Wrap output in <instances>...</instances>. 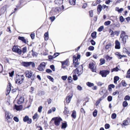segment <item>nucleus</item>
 Listing matches in <instances>:
<instances>
[{"mask_svg":"<svg viewBox=\"0 0 130 130\" xmlns=\"http://www.w3.org/2000/svg\"><path fill=\"white\" fill-rule=\"evenodd\" d=\"M3 109L4 110L5 112V117L6 118V121L8 122V112L5 111V110L3 108Z\"/></svg>","mask_w":130,"mask_h":130,"instance_id":"21","label":"nucleus"},{"mask_svg":"<svg viewBox=\"0 0 130 130\" xmlns=\"http://www.w3.org/2000/svg\"><path fill=\"white\" fill-rule=\"evenodd\" d=\"M52 120H55V124L57 126H58L60 124V122L62 120L59 117L54 118L52 119Z\"/></svg>","mask_w":130,"mask_h":130,"instance_id":"5","label":"nucleus"},{"mask_svg":"<svg viewBox=\"0 0 130 130\" xmlns=\"http://www.w3.org/2000/svg\"><path fill=\"white\" fill-rule=\"evenodd\" d=\"M47 78L49 79L50 80L53 82L54 80V79L51 77L50 76H47Z\"/></svg>","mask_w":130,"mask_h":130,"instance_id":"54","label":"nucleus"},{"mask_svg":"<svg viewBox=\"0 0 130 130\" xmlns=\"http://www.w3.org/2000/svg\"><path fill=\"white\" fill-rule=\"evenodd\" d=\"M69 3L71 5H74L75 3V0H69Z\"/></svg>","mask_w":130,"mask_h":130,"instance_id":"38","label":"nucleus"},{"mask_svg":"<svg viewBox=\"0 0 130 130\" xmlns=\"http://www.w3.org/2000/svg\"><path fill=\"white\" fill-rule=\"evenodd\" d=\"M112 57H110L109 56H107L106 57V59L107 60H110L112 59Z\"/></svg>","mask_w":130,"mask_h":130,"instance_id":"53","label":"nucleus"},{"mask_svg":"<svg viewBox=\"0 0 130 130\" xmlns=\"http://www.w3.org/2000/svg\"><path fill=\"white\" fill-rule=\"evenodd\" d=\"M126 77L127 78H130V69L127 71Z\"/></svg>","mask_w":130,"mask_h":130,"instance_id":"40","label":"nucleus"},{"mask_svg":"<svg viewBox=\"0 0 130 130\" xmlns=\"http://www.w3.org/2000/svg\"><path fill=\"white\" fill-rule=\"evenodd\" d=\"M125 31H122L120 35V38H123V37H124V36H126L125 35Z\"/></svg>","mask_w":130,"mask_h":130,"instance_id":"32","label":"nucleus"},{"mask_svg":"<svg viewBox=\"0 0 130 130\" xmlns=\"http://www.w3.org/2000/svg\"><path fill=\"white\" fill-rule=\"evenodd\" d=\"M88 49L90 51H93L94 49V47L93 46H91L89 47Z\"/></svg>","mask_w":130,"mask_h":130,"instance_id":"48","label":"nucleus"},{"mask_svg":"<svg viewBox=\"0 0 130 130\" xmlns=\"http://www.w3.org/2000/svg\"><path fill=\"white\" fill-rule=\"evenodd\" d=\"M79 64V63L78 62H75L73 64L74 65L75 67H77Z\"/></svg>","mask_w":130,"mask_h":130,"instance_id":"61","label":"nucleus"},{"mask_svg":"<svg viewBox=\"0 0 130 130\" xmlns=\"http://www.w3.org/2000/svg\"><path fill=\"white\" fill-rule=\"evenodd\" d=\"M61 62L62 63V67H63V65H64L67 66L69 64V61L68 59L64 61H61Z\"/></svg>","mask_w":130,"mask_h":130,"instance_id":"15","label":"nucleus"},{"mask_svg":"<svg viewBox=\"0 0 130 130\" xmlns=\"http://www.w3.org/2000/svg\"><path fill=\"white\" fill-rule=\"evenodd\" d=\"M17 103L18 104L22 103L24 101L23 98L22 96H21L18 95L16 98Z\"/></svg>","mask_w":130,"mask_h":130,"instance_id":"3","label":"nucleus"},{"mask_svg":"<svg viewBox=\"0 0 130 130\" xmlns=\"http://www.w3.org/2000/svg\"><path fill=\"white\" fill-rule=\"evenodd\" d=\"M128 105V103L126 101H124L123 103V107H125L127 106Z\"/></svg>","mask_w":130,"mask_h":130,"instance_id":"33","label":"nucleus"},{"mask_svg":"<svg viewBox=\"0 0 130 130\" xmlns=\"http://www.w3.org/2000/svg\"><path fill=\"white\" fill-rule=\"evenodd\" d=\"M97 111L96 109L93 112V115L94 117H95L96 116L97 114Z\"/></svg>","mask_w":130,"mask_h":130,"instance_id":"37","label":"nucleus"},{"mask_svg":"<svg viewBox=\"0 0 130 130\" xmlns=\"http://www.w3.org/2000/svg\"><path fill=\"white\" fill-rule=\"evenodd\" d=\"M115 54L117 56V57L119 59H121L123 57H126V56L124 55H122L120 54L119 52H116L115 53Z\"/></svg>","mask_w":130,"mask_h":130,"instance_id":"13","label":"nucleus"},{"mask_svg":"<svg viewBox=\"0 0 130 130\" xmlns=\"http://www.w3.org/2000/svg\"><path fill=\"white\" fill-rule=\"evenodd\" d=\"M3 70V67L2 65L0 63V73L2 72Z\"/></svg>","mask_w":130,"mask_h":130,"instance_id":"60","label":"nucleus"},{"mask_svg":"<svg viewBox=\"0 0 130 130\" xmlns=\"http://www.w3.org/2000/svg\"><path fill=\"white\" fill-rule=\"evenodd\" d=\"M64 9V7L63 5H62L61 7L56 8L55 9V11L56 12H59L61 10Z\"/></svg>","mask_w":130,"mask_h":130,"instance_id":"11","label":"nucleus"},{"mask_svg":"<svg viewBox=\"0 0 130 130\" xmlns=\"http://www.w3.org/2000/svg\"><path fill=\"white\" fill-rule=\"evenodd\" d=\"M12 49L13 51L18 53L19 54H21L22 52L21 50L19 48L17 45H14Z\"/></svg>","mask_w":130,"mask_h":130,"instance_id":"4","label":"nucleus"},{"mask_svg":"<svg viewBox=\"0 0 130 130\" xmlns=\"http://www.w3.org/2000/svg\"><path fill=\"white\" fill-rule=\"evenodd\" d=\"M59 55V53H55L54 55L53 56V57L52 56H51V59H52L53 58H55L57 56H58Z\"/></svg>","mask_w":130,"mask_h":130,"instance_id":"34","label":"nucleus"},{"mask_svg":"<svg viewBox=\"0 0 130 130\" xmlns=\"http://www.w3.org/2000/svg\"><path fill=\"white\" fill-rule=\"evenodd\" d=\"M50 19L52 22H53L55 19V17H51L50 18Z\"/></svg>","mask_w":130,"mask_h":130,"instance_id":"63","label":"nucleus"},{"mask_svg":"<svg viewBox=\"0 0 130 130\" xmlns=\"http://www.w3.org/2000/svg\"><path fill=\"white\" fill-rule=\"evenodd\" d=\"M119 80V77H118L116 76H115L114 78V83L116 84L117 81Z\"/></svg>","mask_w":130,"mask_h":130,"instance_id":"36","label":"nucleus"},{"mask_svg":"<svg viewBox=\"0 0 130 130\" xmlns=\"http://www.w3.org/2000/svg\"><path fill=\"white\" fill-rule=\"evenodd\" d=\"M104 28V27L103 26H100L98 29V30L99 31H101Z\"/></svg>","mask_w":130,"mask_h":130,"instance_id":"55","label":"nucleus"},{"mask_svg":"<svg viewBox=\"0 0 130 130\" xmlns=\"http://www.w3.org/2000/svg\"><path fill=\"white\" fill-rule=\"evenodd\" d=\"M25 74L26 77L28 78H31L32 80H34L35 77V74H33V72L31 71H26Z\"/></svg>","mask_w":130,"mask_h":130,"instance_id":"2","label":"nucleus"},{"mask_svg":"<svg viewBox=\"0 0 130 130\" xmlns=\"http://www.w3.org/2000/svg\"><path fill=\"white\" fill-rule=\"evenodd\" d=\"M130 100V96L127 95L124 98V100L125 101H129Z\"/></svg>","mask_w":130,"mask_h":130,"instance_id":"39","label":"nucleus"},{"mask_svg":"<svg viewBox=\"0 0 130 130\" xmlns=\"http://www.w3.org/2000/svg\"><path fill=\"white\" fill-rule=\"evenodd\" d=\"M77 88L78 90L81 91L82 90V88L80 85H78L77 87Z\"/></svg>","mask_w":130,"mask_h":130,"instance_id":"56","label":"nucleus"},{"mask_svg":"<svg viewBox=\"0 0 130 130\" xmlns=\"http://www.w3.org/2000/svg\"><path fill=\"white\" fill-rule=\"evenodd\" d=\"M101 65H102L104 64L105 63V59H100Z\"/></svg>","mask_w":130,"mask_h":130,"instance_id":"42","label":"nucleus"},{"mask_svg":"<svg viewBox=\"0 0 130 130\" xmlns=\"http://www.w3.org/2000/svg\"><path fill=\"white\" fill-rule=\"evenodd\" d=\"M68 76L67 75L62 76L61 77V79L64 80H66L67 79Z\"/></svg>","mask_w":130,"mask_h":130,"instance_id":"49","label":"nucleus"},{"mask_svg":"<svg viewBox=\"0 0 130 130\" xmlns=\"http://www.w3.org/2000/svg\"><path fill=\"white\" fill-rule=\"evenodd\" d=\"M65 110L63 111V113L65 114H68L69 113V111L68 110H66V107H65Z\"/></svg>","mask_w":130,"mask_h":130,"instance_id":"62","label":"nucleus"},{"mask_svg":"<svg viewBox=\"0 0 130 130\" xmlns=\"http://www.w3.org/2000/svg\"><path fill=\"white\" fill-rule=\"evenodd\" d=\"M72 117L74 118H75L76 117V113L75 110H73L71 115Z\"/></svg>","mask_w":130,"mask_h":130,"instance_id":"26","label":"nucleus"},{"mask_svg":"<svg viewBox=\"0 0 130 130\" xmlns=\"http://www.w3.org/2000/svg\"><path fill=\"white\" fill-rule=\"evenodd\" d=\"M123 10V9L122 8L120 9L119 7H117L115 8V10L118 11L119 13H121Z\"/></svg>","mask_w":130,"mask_h":130,"instance_id":"19","label":"nucleus"},{"mask_svg":"<svg viewBox=\"0 0 130 130\" xmlns=\"http://www.w3.org/2000/svg\"><path fill=\"white\" fill-rule=\"evenodd\" d=\"M115 48L116 49H119L120 48V43L118 40H116L115 42Z\"/></svg>","mask_w":130,"mask_h":130,"instance_id":"12","label":"nucleus"},{"mask_svg":"<svg viewBox=\"0 0 130 130\" xmlns=\"http://www.w3.org/2000/svg\"><path fill=\"white\" fill-rule=\"evenodd\" d=\"M44 39L45 40H47L48 39V32H46L44 35Z\"/></svg>","mask_w":130,"mask_h":130,"instance_id":"23","label":"nucleus"},{"mask_svg":"<svg viewBox=\"0 0 130 130\" xmlns=\"http://www.w3.org/2000/svg\"><path fill=\"white\" fill-rule=\"evenodd\" d=\"M45 66V63L44 62L42 63L39 65L38 68V70L40 71H42L44 70Z\"/></svg>","mask_w":130,"mask_h":130,"instance_id":"8","label":"nucleus"},{"mask_svg":"<svg viewBox=\"0 0 130 130\" xmlns=\"http://www.w3.org/2000/svg\"><path fill=\"white\" fill-rule=\"evenodd\" d=\"M14 71H13L11 72H10L9 73V76L10 77H11V78H10L11 79L12 78L13 76L14 75Z\"/></svg>","mask_w":130,"mask_h":130,"instance_id":"30","label":"nucleus"},{"mask_svg":"<svg viewBox=\"0 0 130 130\" xmlns=\"http://www.w3.org/2000/svg\"><path fill=\"white\" fill-rule=\"evenodd\" d=\"M119 20L121 22H123L124 21V19L122 16H121L120 17Z\"/></svg>","mask_w":130,"mask_h":130,"instance_id":"52","label":"nucleus"},{"mask_svg":"<svg viewBox=\"0 0 130 130\" xmlns=\"http://www.w3.org/2000/svg\"><path fill=\"white\" fill-rule=\"evenodd\" d=\"M120 32V31H116L115 32L112 31L110 34L111 36V37H113L114 35H116L118 36Z\"/></svg>","mask_w":130,"mask_h":130,"instance_id":"9","label":"nucleus"},{"mask_svg":"<svg viewBox=\"0 0 130 130\" xmlns=\"http://www.w3.org/2000/svg\"><path fill=\"white\" fill-rule=\"evenodd\" d=\"M119 70L118 68V67H116V68H113L111 70V72H112L114 71L116 72L118 71Z\"/></svg>","mask_w":130,"mask_h":130,"instance_id":"41","label":"nucleus"},{"mask_svg":"<svg viewBox=\"0 0 130 130\" xmlns=\"http://www.w3.org/2000/svg\"><path fill=\"white\" fill-rule=\"evenodd\" d=\"M96 33L95 32H94L91 34V36L93 38H96Z\"/></svg>","mask_w":130,"mask_h":130,"instance_id":"35","label":"nucleus"},{"mask_svg":"<svg viewBox=\"0 0 130 130\" xmlns=\"http://www.w3.org/2000/svg\"><path fill=\"white\" fill-rule=\"evenodd\" d=\"M117 117L116 114L115 113H113L111 115V117L112 119H115Z\"/></svg>","mask_w":130,"mask_h":130,"instance_id":"45","label":"nucleus"},{"mask_svg":"<svg viewBox=\"0 0 130 130\" xmlns=\"http://www.w3.org/2000/svg\"><path fill=\"white\" fill-rule=\"evenodd\" d=\"M75 74H78V76L81 75L83 72V71L82 70H80L79 71V70L77 69H76L75 70Z\"/></svg>","mask_w":130,"mask_h":130,"instance_id":"20","label":"nucleus"},{"mask_svg":"<svg viewBox=\"0 0 130 130\" xmlns=\"http://www.w3.org/2000/svg\"><path fill=\"white\" fill-rule=\"evenodd\" d=\"M87 85L89 87H91L94 85V84L93 83L88 82L86 83Z\"/></svg>","mask_w":130,"mask_h":130,"instance_id":"28","label":"nucleus"},{"mask_svg":"<svg viewBox=\"0 0 130 130\" xmlns=\"http://www.w3.org/2000/svg\"><path fill=\"white\" fill-rule=\"evenodd\" d=\"M29 119V118L28 116H26L24 118L23 121L24 122H26Z\"/></svg>","mask_w":130,"mask_h":130,"instance_id":"43","label":"nucleus"},{"mask_svg":"<svg viewBox=\"0 0 130 130\" xmlns=\"http://www.w3.org/2000/svg\"><path fill=\"white\" fill-rule=\"evenodd\" d=\"M31 63V62H23L22 63V65L23 66L28 67H29Z\"/></svg>","mask_w":130,"mask_h":130,"instance_id":"10","label":"nucleus"},{"mask_svg":"<svg viewBox=\"0 0 130 130\" xmlns=\"http://www.w3.org/2000/svg\"><path fill=\"white\" fill-rule=\"evenodd\" d=\"M27 51V47H25L22 48V52L24 53H26Z\"/></svg>","mask_w":130,"mask_h":130,"instance_id":"51","label":"nucleus"},{"mask_svg":"<svg viewBox=\"0 0 130 130\" xmlns=\"http://www.w3.org/2000/svg\"><path fill=\"white\" fill-rule=\"evenodd\" d=\"M14 120L16 122H18L19 121V119L17 117H14L13 118Z\"/></svg>","mask_w":130,"mask_h":130,"instance_id":"64","label":"nucleus"},{"mask_svg":"<svg viewBox=\"0 0 130 130\" xmlns=\"http://www.w3.org/2000/svg\"><path fill=\"white\" fill-rule=\"evenodd\" d=\"M63 0H55V3L56 4L59 6L63 3Z\"/></svg>","mask_w":130,"mask_h":130,"instance_id":"14","label":"nucleus"},{"mask_svg":"<svg viewBox=\"0 0 130 130\" xmlns=\"http://www.w3.org/2000/svg\"><path fill=\"white\" fill-rule=\"evenodd\" d=\"M112 99V97L111 96H108L107 98L108 100L109 101H111Z\"/></svg>","mask_w":130,"mask_h":130,"instance_id":"57","label":"nucleus"},{"mask_svg":"<svg viewBox=\"0 0 130 130\" xmlns=\"http://www.w3.org/2000/svg\"><path fill=\"white\" fill-rule=\"evenodd\" d=\"M73 64H74L75 62H78V59L77 58V56L76 55H74L73 56Z\"/></svg>","mask_w":130,"mask_h":130,"instance_id":"25","label":"nucleus"},{"mask_svg":"<svg viewBox=\"0 0 130 130\" xmlns=\"http://www.w3.org/2000/svg\"><path fill=\"white\" fill-rule=\"evenodd\" d=\"M43 107H42L41 106H40L38 108V111L40 113L42 111V109Z\"/></svg>","mask_w":130,"mask_h":130,"instance_id":"47","label":"nucleus"},{"mask_svg":"<svg viewBox=\"0 0 130 130\" xmlns=\"http://www.w3.org/2000/svg\"><path fill=\"white\" fill-rule=\"evenodd\" d=\"M38 114L37 113H35L34 116L33 117V119L35 120L38 118Z\"/></svg>","mask_w":130,"mask_h":130,"instance_id":"50","label":"nucleus"},{"mask_svg":"<svg viewBox=\"0 0 130 130\" xmlns=\"http://www.w3.org/2000/svg\"><path fill=\"white\" fill-rule=\"evenodd\" d=\"M109 73V71L103 70L100 71V73L103 77H105Z\"/></svg>","mask_w":130,"mask_h":130,"instance_id":"7","label":"nucleus"},{"mask_svg":"<svg viewBox=\"0 0 130 130\" xmlns=\"http://www.w3.org/2000/svg\"><path fill=\"white\" fill-rule=\"evenodd\" d=\"M68 82L69 83H71L72 81V77L71 76H69L68 77Z\"/></svg>","mask_w":130,"mask_h":130,"instance_id":"46","label":"nucleus"},{"mask_svg":"<svg viewBox=\"0 0 130 130\" xmlns=\"http://www.w3.org/2000/svg\"><path fill=\"white\" fill-rule=\"evenodd\" d=\"M110 23L111 22L110 21H107L105 22L104 23V24L105 26H108L109 25Z\"/></svg>","mask_w":130,"mask_h":130,"instance_id":"44","label":"nucleus"},{"mask_svg":"<svg viewBox=\"0 0 130 130\" xmlns=\"http://www.w3.org/2000/svg\"><path fill=\"white\" fill-rule=\"evenodd\" d=\"M24 79V77L23 75H17L15 82L18 84H20L23 82Z\"/></svg>","mask_w":130,"mask_h":130,"instance_id":"1","label":"nucleus"},{"mask_svg":"<svg viewBox=\"0 0 130 130\" xmlns=\"http://www.w3.org/2000/svg\"><path fill=\"white\" fill-rule=\"evenodd\" d=\"M67 126V124L66 123H62V128H65Z\"/></svg>","mask_w":130,"mask_h":130,"instance_id":"31","label":"nucleus"},{"mask_svg":"<svg viewBox=\"0 0 130 130\" xmlns=\"http://www.w3.org/2000/svg\"><path fill=\"white\" fill-rule=\"evenodd\" d=\"M123 124L125 125H127L128 124V122L127 121H124L123 122Z\"/></svg>","mask_w":130,"mask_h":130,"instance_id":"59","label":"nucleus"},{"mask_svg":"<svg viewBox=\"0 0 130 130\" xmlns=\"http://www.w3.org/2000/svg\"><path fill=\"white\" fill-rule=\"evenodd\" d=\"M89 68L92 70V72H96V66L93 62H90L89 64Z\"/></svg>","mask_w":130,"mask_h":130,"instance_id":"6","label":"nucleus"},{"mask_svg":"<svg viewBox=\"0 0 130 130\" xmlns=\"http://www.w3.org/2000/svg\"><path fill=\"white\" fill-rule=\"evenodd\" d=\"M111 46V43H109L106 45L105 48L106 50H109Z\"/></svg>","mask_w":130,"mask_h":130,"instance_id":"27","label":"nucleus"},{"mask_svg":"<svg viewBox=\"0 0 130 130\" xmlns=\"http://www.w3.org/2000/svg\"><path fill=\"white\" fill-rule=\"evenodd\" d=\"M18 38L19 39L21 40L23 42L25 43H27V42H28L24 38V37H23L19 36Z\"/></svg>","mask_w":130,"mask_h":130,"instance_id":"18","label":"nucleus"},{"mask_svg":"<svg viewBox=\"0 0 130 130\" xmlns=\"http://www.w3.org/2000/svg\"><path fill=\"white\" fill-rule=\"evenodd\" d=\"M128 38L127 36H125L124 37H123V38H120V39H121L122 40V41L123 42V43H125L126 41V38Z\"/></svg>","mask_w":130,"mask_h":130,"instance_id":"22","label":"nucleus"},{"mask_svg":"<svg viewBox=\"0 0 130 130\" xmlns=\"http://www.w3.org/2000/svg\"><path fill=\"white\" fill-rule=\"evenodd\" d=\"M6 8L4 7H2L1 9V12L2 13H4L6 11Z\"/></svg>","mask_w":130,"mask_h":130,"instance_id":"29","label":"nucleus"},{"mask_svg":"<svg viewBox=\"0 0 130 130\" xmlns=\"http://www.w3.org/2000/svg\"><path fill=\"white\" fill-rule=\"evenodd\" d=\"M102 8V7L101 5H99L98 6V8L97 9V11H98L99 12H100L101 11Z\"/></svg>","mask_w":130,"mask_h":130,"instance_id":"24","label":"nucleus"},{"mask_svg":"<svg viewBox=\"0 0 130 130\" xmlns=\"http://www.w3.org/2000/svg\"><path fill=\"white\" fill-rule=\"evenodd\" d=\"M73 95V94H72L71 96H69L67 97L66 99V102L67 103H69L70 102Z\"/></svg>","mask_w":130,"mask_h":130,"instance_id":"16","label":"nucleus"},{"mask_svg":"<svg viewBox=\"0 0 130 130\" xmlns=\"http://www.w3.org/2000/svg\"><path fill=\"white\" fill-rule=\"evenodd\" d=\"M73 78L74 80H76L78 78L76 75H74L73 76Z\"/></svg>","mask_w":130,"mask_h":130,"instance_id":"58","label":"nucleus"},{"mask_svg":"<svg viewBox=\"0 0 130 130\" xmlns=\"http://www.w3.org/2000/svg\"><path fill=\"white\" fill-rule=\"evenodd\" d=\"M15 108L17 110L20 111L22 109L23 107L22 105L17 106L16 105H15Z\"/></svg>","mask_w":130,"mask_h":130,"instance_id":"17","label":"nucleus"}]
</instances>
